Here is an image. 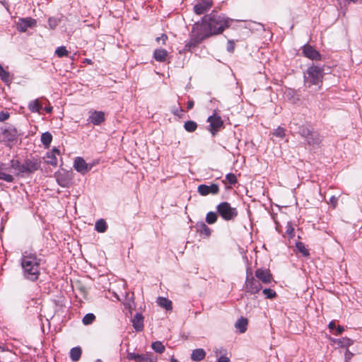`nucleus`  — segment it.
Wrapping results in <instances>:
<instances>
[{
    "mask_svg": "<svg viewBox=\"0 0 362 362\" xmlns=\"http://www.w3.org/2000/svg\"><path fill=\"white\" fill-rule=\"evenodd\" d=\"M57 183L62 187H69L72 180V176L69 172L59 173L56 174Z\"/></svg>",
    "mask_w": 362,
    "mask_h": 362,
    "instance_id": "dca6fc26",
    "label": "nucleus"
},
{
    "mask_svg": "<svg viewBox=\"0 0 362 362\" xmlns=\"http://www.w3.org/2000/svg\"><path fill=\"white\" fill-rule=\"evenodd\" d=\"M0 78L6 84H9L11 82L10 74L6 71L2 66L0 64Z\"/></svg>",
    "mask_w": 362,
    "mask_h": 362,
    "instance_id": "c85d7f7f",
    "label": "nucleus"
},
{
    "mask_svg": "<svg viewBox=\"0 0 362 362\" xmlns=\"http://www.w3.org/2000/svg\"><path fill=\"white\" fill-rule=\"evenodd\" d=\"M51 153H53L55 156L60 154L59 150L56 148H54Z\"/></svg>",
    "mask_w": 362,
    "mask_h": 362,
    "instance_id": "052dcab7",
    "label": "nucleus"
},
{
    "mask_svg": "<svg viewBox=\"0 0 362 362\" xmlns=\"http://www.w3.org/2000/svg\"><path fill=\"white\" fill-rule=\"evenodd\" d=\"M346 3H357L358 1H362V0H344Z\"/></svg>",
    "mask_w": 362,
    "mask_h": 362,
    "instance_id": "bf43d9fd",
    "label": "nucleus"
},
{
    "mask_svg": "<svg viewBox=\"0 0 362 362\" xmlns=\"http://www.w3.org/2000/svg\"><path fill=\"white\" fill-rule=\"evenodd\" d=\"M344 331V328L343 326L338 325L337 327V333L336 334H341Z\"/></svg>",
    "mask_w": 362,
    "mask_h": 362,
    "instance_id": "603ef678",
    "label": "nucleus"
},
{
    "mask_svg": "<svg viewBox=\"0 0 362 362\" xmlns=\"http://www.w3.org/2000/svg\"><path fill=\"white\" fill-rule=\"evenodd\" d=\"M151 348L157 353L162 354L165 351V348L163 345V344L159 341H156L152 343Z\"/></svg>",
    "mask_w": 362,
    "mask_h": 362,
    "instance_id": "473e14b6",
    "label": "nucleus"
},
{
    "mask_svg": "<svg viewBox=\"0 0 362 362\" xmlns=\"http://www.w3.org/2000/svg\"><path fill=\"white\" fill-rule=\"evenodd\" d=\"M273 135L279 138H284L285 136V129L281 127H278L274 130Z\"/></svg>",
    "mask_w": 362,
    "mask_h": 362,
    "instance_id": "a19ab883",
    "label": "nucleus"
},
{
    "mask_svg": "<svg viewBox=\"0 0 362 362\" xmlns=\"http://www.w3.org/2000/svg\"><path fill=\"white\" fill-rule=\"evenodd\" d=\"M217 213L225 221L234 220L238 216V210L232 207L230 204L227 202H223L216 206Z\"/></svg>",
    "mask_w": 362,
    "mask_h": 362,
    "instance_id": "423d86ee",
    "label": "nucleus"
},
{
    "mask_svg": "<svg viewBox=\"0 0 362 362\" xmlns=\"http://www.w3.org/2000/svg\"><path fill=\"white\" fill-rule=\"evenodd\" d=\"M323 76V67L313 64L304 73L305 86L310 88L312 86H319L322 83Z\"/></svg>",
    "mask_w": 362,
    "mask_h": 362,
    "instance_id": "20e7f679",
    "label": "nucleus"
},
{
    "mask_svg": "<svg viewBox=\"0 0 362 362\" xmlns=\"http://www.w3.org/2000/svg\"><path fill=\"white\" fill-rule=\"evenodd\" d=\"M206 38H207V37L201 30V29L197 28L195 30H194L193 27L190 39L189 42L185 44V49L187 51H190L192 48L197 47Z\"/></svg>",
    "mask_w": 362,
    "mask_h": 362,
    "instance_id": "0eeeda50",
    "label": "nucleus"
},
{
    "mask_svg": "<svg viewBox=\"0 0 362 362\" xmlns=\"http://www.w3.org/2000/svg\"><path fill=\"white\" fill-rule=\"evenodd\" d=\"M158 358L152 353L147 352L140 354L138 362H157Z\"/></svg>",
    "mask_w": 362,
    "mask_h": 362,
    "instance_id": "b1692460",
    "label": "nucleus"
},
{
    "mask_svg": "<svg viewBox=\"0 0 362 362\" xmlns=\"http://www.w3.org/2000/svg\"><path fill=\"white\" fill-rule=\"evenodd\" d=\"M40 262L41 259L36 253L28 251L23 252L21 264L24 278L30 281H37L40 274Z\"/></svg>",
    "mask_w": 362,
    "mask_h": 362,
    "instance_id": "f03ea898",
    "label": "nucleus"
},
{
    "mask_svg": "<svg viewBox=\"0 0 362 362\" xmlns=\"http://www.w3.org/2000/svg\"><path fill=\"white\" fill-rule=\"evenodd\" d=\"M245 292L254 295L259 292L262 289V285L259 280L253 275L252 271L250 267L246 269V278L244 284Z\"/></svg>",
    "mask_w": 362,
    "mask_h": 362,
    "instance_id": "39448f33",
    "label": "nucleus"
},
{
    "mask_svg": "<svg viewBox=\"0 0 362 362\" xmlns=\"http://www.w3.org/2000/svg\"><path fill=\"white\" fill-rule=\"evenodd\" d=\"M217 362H230V359L227 356H222L218 358Z\"/></svg>",
    "mask_w": 362,
    "mask_h": 362,
    "instance_id": "3c124183",
    "label": "nucleus"
},
{
    "mask_svg": "<svg viewBox=\"0 0 362 362\" xmlns=\"http://www.w3.org/2000/svg\"><path fill=\"white\" fill-rule=\"evenodd\" d=\"M218 216L215 212L210 211L206 216V221L209 224H214L216 222Z\"/></svg>",
    "mask_w": 362,
    "mask_h": 362,
    "instance_id": "f704fd0d",
    "label": "nucleus"
},
{
    "mask_svg": "<svg viewBox=\"0 0 362 362\" xmlns=\"http://www.w3.org/2000/svg\"><path fill=\"white\" fill-rule=\"evenodd\" d=\"M168 54V52L165 49H156L153 52V57L159 62H164L167 59Z\"/></svg>",
    "mask_w": 362,
    "mask_h": 362,
    "instance_id": "412c9836",
    "label": "nucleus"
},
{
    "mask_svg": "<svg viewBox=\"0 0 362 362\" xmlns=\"http://www.w3.org/2000/svg\"><path fill=\"white\" fill-rule=\"evenodd\" d=\"M95 227L98 232L104 233L107 229V224L103 219H100L95 223Z\"/></svg>",
    "mask_w": 362,
    "mask_h": 362,
    "instance_id": "2f4dec72",
    "label": "nucleus"
},
{
    "mask_svg": "<svg viewBox=\"0 0 362 362\" xmlns=\"http://www.w3.org/2000/svg\"><path fill=\"white\" fill-rule=\"evenodd\" d=\"M4 350V348L0 345V351H3Z\"/></svg>",
    "mask_w": 362,
    "mask_h": 362,
    "instance_id": "69168bd1",
    "label": "nucleus"
},
{
    "mask_svg": "<svg viewBox=\"0 0 362 362\" xmlns=\"http://www.w3.org/2000/svg\"><path fill=\"white\" fill-rule=\"evenodd\" d=\"M45 110H46L47 112H51L52 110V107H46Z\"/></svg>",
    "mask_w": 362,
    "mask_h": 362,
    "instance_id": "e2e57ef3",
    "label": "nucleus"
},
{
    "mask_svg": "<svg viewBox=\"0 0 362 362\" xmlns=\"http://www.w3.org/2000/svg\"><path fill=\"white\" fill-rule=\"evenodd\" d=\"M184 128L187 132H194L197 129V124L194 121L189 120L185 122Z\"/></svg>",
    "mask_w": 362,
    "mask_h": 362,
    "instance_id": "7c9ffc66",
    "label": "nucleus"
},
{
    "mask_svg": "<svg viewBox=\"0 0 362 362\" xmlns=\"http://www.w3.org/2000/svg\"><path fill=\"white\" fill-rule=\"evenodd\" d=\"M221 351H222V350L221 349H216L214 350V353H215L216 356H218V354H221Z\"/></svg>",
    "mask_w": 362,
    "mask_h": 362,
    "instance_id": "680f3d73",
    "label": "nucleus"
},
{
    "mask_svg": "<svg viewBox=\"0 0 362 362\" xmlns=\"http://www.w3.org/2000/svg\"><path fill=\"white\" fill-rule=\"evenodd\" d=\"M213 6L212 0H197L193 10L197 15H202L209 11Z\"/></svg>",
    "mask_w": 362,
    "mask_h": 362,
    "instance_id": "9d476101",
    "label": "nucleus"
},
{
    "mask_svg": "<svg viewBox=\"0 0 362 362\" xmlns=\"http://www.w3.org/2000/svg\"><path fill=\"white\" fill-rule=\"evenodd\" d=\"M220 189L217 184L213 183L210 185H200L197 187L198 193L202 196H207L209 194L216 195L219 193Z\"/></svg>",
    "mask_w": 362,
    "mask_h": 362,
    "instance_id": "9b49d317",
    "label": "nucleus"
},
{
    "mask_svg": "<svg viewBox=\"0 0 362 362\" xmlns=\"http://www.w3.org/2000/svg\"><path fill=\"white\" fill-rule=\"evenodd\" d=\"M95 319V316L93 313H88L83 317L82 322L86 325H90L93 323Z\"/></svg>",
    "mask_w": 362,
    "mask_h": 362,
    "instance_id": "4c0bfd02",
    "label": "nucleus"
},
{
    "mask_svg": "<svg viewBox=\"0 0 362 362\" xmlns=\"http://www.w3.org/2000/svg\"><path fill=\"white\" fill-rule=\"evenodd\" d=\"M344 362H350V361H346V360H344Z\"/></svg>",
    "mask_w": 362,
    "mask_h": 362,
    "instance_id": "774afa93",
    "label": "nucleus"
},
{
    "mask_svg": "<svg viewBox=\"0 0 362 362\" xmlns=\"http://www.w3.org/2000/svg\"><path fill=\"white\" fill-rule=\"evenodd\" d=\"M226 180L230 185H235L238 182L236 175L233 173H228L226 175Z\"/></svg>",
    "mask_w": 362,
    "mask_h": 362,
    "instance_id": "37998d69",
    "label": "nucleus"
},
{
    "mask_svg": "<svg viewBox=\"0 0 362 362\" xmlns=\"http://www.w3.org/2000/svg\"><path fill=\"white\" fill-rule=\"evenodd\" d=\"M140 354L135 353H128L127 355V358L128 360H134L139 361Z\"/></svg>",
    "mask_w": 362,
    "mask_h": 362,
    "instance_id": "c03bdc74",
    "label": "nucleus"
},
{
    "mask_svg": "<svg viewBox=\"0 0 362 362\" xmlns=\"http://www.w3.org/2000/svg\"><path fill=\"white\" fill-rule=\"evenodd\" d=\"M338 199L335 196H332L329 199V203L332 204L334 207L337 204Z\"/></svg>",
    "mask_w": 362,
    "mask_h": 362,
    "instance_id": "8fccbe9b",
    "label": "nucleus"
},
{
    "mask_svg": "<svg viewBox=\"0 0 362 362\" xmlns=\"http://www.w3.org/2000/svg\"><path fill=\"white\" fill-rule=\"evenodd\" d=\"M254 23L257 26V28H256L257 30H264V25H262V23Z\"/></svg>",
    "mask_w": 362,
    "mask_h": 362,
    "instance_id": "4d7b16f0",
    "label": "nucleus"
},
{
    "mask_svg": "<svg viewBox=\"0 0 362 362\" xmlns=\"http://www.w3.org/2000/svg\"><path fill=\"white\" fill-rule=\"evenodd\" d=\"M233 20L226 15L218 13L213 11L211 13L205 15L202 18V22L194 25V30L197 28L201 30L208 37L211 35L222 33L226 28H229Z\"/></svg>",
    "mask_w": 362,
    "mask_h": 362,
    "instance_id": "f257e3e1",
    "label": "nucleus"
},
{
    "mask_svg": "<svg viewBox=\"0 0 362 362\" xmlns=\"http://www.w3.org/2000/svg\"><path fill=\"white\" fill-rule=\"evenodd\" d=\"M286 233L290 238H292L294 236V228L291 222H288L286 224Z\"/></svg>",
    "mask_w": 362,
    "mask_h": 362,
    "instance_id": "79ce46f5",
    "label": "nucleus"
},
{
    "mask_svg": "<svg viewBox=\"0 0 362 362\" xmlns=\"http://www.w3.org/2000/svg\"><path fill=\"white\" fill-rule=\"evenodd\" d=\"M28 107L29 110L32 112H38L42 108V105L38 99L30 101Z\"/></svg>",
    "mask_w": 362,
    "mask_h": 362,
    "instance_id": "bb28decb",
    "label": "nucleus"
},
{
    "mask_svg": "<svg viewBox=\"0 0 362 362\" xmlns=\"http://www.w3.org/2000/svg\"><path fill=\"white\" fill-rule=\"evenodd\" d=\"M36 21L31 18L19 19L17 23V29L20 32H25L28 28L35 26Z\"/></svg>",
    "mask_w": 362,
    "mask_h": 362,
    "instance_id": "f3484780",
    "label": "nucleus"
},
{
    "mask_svg": "<svg viewBox=\"0 0 362 362\" xmlns=\"http://www.w3.org/2000/svg\"><path fill=\"white\" fill-rule=\"evenodd\" d=\"M296 247L299 252H300L303 256L308 257L310 254L308 250L305 248V246L302 242H297L296 243Z\"/></svg>",
    "mask_w": 362,
    "mask_h": 362,
    "instance_id": "72a5a7b5",
    "label": "nucleus"
},
{
    "mask_svg": "<svg viewBox=\"0 0 362 362\" xmlns=\"http://www.w3.org/2000/svg\"><path fill=\"white\" fill-rule=\"evenodd\" d=\"M41 159L39 157L27 158L23 163L18 160H11V167L21 174H32L41 168Z\"/></svg>",
    "mask_w": 362,
    "mask_h": 362,
    "instance_id": "7ed1b4c3",
    "label": "nucleus"
},
{
    "mask_svg": "<svg viewBox=\"0 0 362 362\" xmlns=\"http://www.w3.org/2000/svg\"><path fill=\"white\" fill-rule=\"evenodd\" d=\"M336 327V325L334 322H330L329 324V328L330 329H334Z\"/></svg>",
    "mask_w": 362,
    "mask_h": 362,
    "instance_id": "13d9d810",
    "label": "nucleus"
},
{
    "mask_svg": "<svg viewBox=\"0 0 362 362\" xmlns=\"http://www.w3.org/2000/svg\"><path fill=\"white\" fill-rule=\"evenodd\" d=\"M95 362H103V361H102V360H100V359H97V360L95 361Z\"/></svg>",
    "mask_w": 362,
    "mask_h": 362,
    "instance_id": "338daca9",
    "label": "nucleus"
},
{
    "mask_svg": "<svg viewBox=\"0 0 362 362\" xmlns=\"http://www.w3.org/2000/svg\"><path fill=\"white\" fill-rule=\"evenodd\" d=\"M52 141V135L49 132H46L41 135V142L45 148H49Z\"/></svg>",
    "mask_w": 362,
    "mask_h": 362,
    "instance_id": "cd10ccee",
    "label": "nucleus"
},
{
    "mask_svg": "<svg viewBox=\"0 0 362 362\" xmlns=\"http://www.w3.org/2000/svg\"><path fill=\"white\" fill-rule=\"evenodd\" d=\"M48 24L51 29H54L57 26V21L56 19L49 18L48 19Z\"/></svg>",
    "mask_w": 362,
    "mask_h": 362,
    "instance_id": "a18cd8bd",
    "label": "nucleus"
},
{
    "mask_svg": "<svg viewBox=\"0 0 362 362\" xmlns=\"http://www.w3.org/2000/svg\"><path fill=\"white\" fill-rule=\"evenodd\" d=\"M196 228L198 233L204 235L206 237L211 235V229L204 222L197 223Z\"/></svg>",
    "mask_w": 362,
    "mask_h": 362,
    "instance_id": "4be33fe9",
    "label": "nucleus"
},
{
    "mask_svg": "<svg viewBox=\"0 0 362 362\" xmlns=\"http://www.w3.org/2000/svg\"><path fill=\"white\" fill-rule=\"evenodd\" d=\"M1 130L3 139L6 141H16L20 135L18 129L11 124L6 125L5 127L1 128Z\"/></svg>",
    "mask_w": 362,
    "mask_h": 362,
    "instance_id": "6e6552de",
    "label": "nucleus"
},
{
    "mask_svg": "<svg viewBox=\"0 0 362 362\" xmlns=\"http://www.w3.org/2000/svg\"><path fill=\"white\" fill-rule=\"evenodd\" d=\"M353 356L354 354L349 349H346L344 354V360L351 361Z\"/></svg>",
    "mask_w": 362,
    "mask_h": 362,
    "instance_id": "de8ad7c7",
    "label": "nucleus"
},
{
    "mask_svg": "<svg viewBox=\"0 0 362 362\" xmlns=\"http://www.w3.org/2000/svg\"><path fill=\"white\" fill-rule=\"evenodd\" d=\"M313 129L309 126L302 125L299 127L298 133L304 139L308 137Z\"/></svg>",
    "mask_w": 362,
    "mask_h": 362,
    "instance_id": "c756f323",
    "label": "nucleus"
},
{
    "mask_svg": "<svg viewBox=\"0 0 362 362\" xmlns=\"http://www.w3.org/2000/svg\"><path fill=\"white\" fill-rule=\"evenodd\" d=\"M263 294L267 298L272 299L276 297V292L271 288H264L262 291Z\"/></svg>",
    "mask_w": 362,
    "mask_h": 362,
    "instance_id": "ea45409f",
    "label": "nucleus"
},
{
    "mask_svg": "<svg viewBox=\"0 0 362 362\" xmlns=\"http://www.w3.org/2000/svg\"><path fill=\"white\" fill-rule=\"evenodd\" d=\"M132 325L136 331L140 332L144 328V317L141 313H136L132 319Z\"/></svg>",
    "mask_w": 362,
    "mask_h": 362,
    "instance_id": "6ab92c4d",
    "label": "nucleus"
},
{
    "mask_svg": "<svg viewBox=\"0 0 362 362\" xmlns=\"http://www.w3.org/2000/svg\"><path fill=\"white\" fill-rule=\"evenodd\" d=\"M170 361H171V362H178V361H177V359H175V358H172L170 359Z\"/></svg>",
    "mask_w": 362,
    "mask_h": 362,
    "instance_id": "0e129e2a",
    "label": "nucleus"
},
{
    "mask_svg": "<svg viewBox=\"0 0 362 362\" xmlns=\"http://www.w3.org/2000/svg\"><path fill=\"white\" fill-rule=\"evenodd\" d=\"M82 354L81 349L79 346L74 347L70 351V358L72 361L76 362L81 358Z\"/></svg>",
    "mask_w": 362,
    "mask_h": 362,
    "instance_id": "393cba45",
    "label": "nucleus"
},
{
    "mask_svg": "<svg viewBox=\"0 0 362 362\" xmlns=\"http://www.w3.org/2000/svg\"><path fill=\"white\" fill-rule=\"evenodd\" d=\"M47 163L48 164H50L53 166H56L57 165V158L53 153H47Z\"/></svg>",
    "mask_w": 362,
    "mask_h": 362,
    "instance_id": "58836bf2",
    "label": "nucleus"
},
{
    "mask_svg": "<svg viewBox=\"0 0 362 362\" xmlns=\"http://www.w3.org/2000/svg\"><path fill=\"white\" fill-rule=\"evenodd\" d=\"M255 275L263 284H269L272 280V275L267 269L259 268L255 271Z\"/></svg>",
    "mask_w": 362,
    "mask_h": 362,
    "instance_id": "4468645a",
    "label": "nucleus"
},
{
    "mask_svg": "<svg viewBox=\"0 0 362 362\" xmlns=\"http://www.w3.org/2000/svg\"><path fill=\"white\" fill-rule=\"evenodd\" d=\"M337 344L343 347H349L353 344V341L349 338L344 337L339 339L337 341Z\"/></svg>",
    "mask_w": 362,
    "mask_h": 362,
    "instance_id": "e433bc0d",
    "label": "nucleus"
},
{
    "mask_svg": "<svg viewBox=\"0 0 362 362\" xmlns=\"http://www.w3.org/2000/svg\"><path fill=\"white\" fill-rule=\"evenodd\" d=\"M207 122H209V131L213 136L223 127V122L221 117L216 114L208 117Z\"/></svg>",
    "mask_w": 362,
    "mask_h": 362,
    "instance_id": "1a4fd4ad",
    "label": "nucleus"
},
{
    "mask_svg": "<svg viewBox=\"0 0 362 362\" xmlns=\"http://www.w3.org/2000/svg\"><path fill=\"white\" fill-rule=\"evenodd\" d=\"M88 121L94 125H100L105 121V113L103 111L90 110Z\"/></svg>",
    "mask_w": 362,
    "mask_h": 362,
    "instance_id": "2eb2a0df",
    "label": "nucleus"
},
{
    "mask_svg": "<svg viewBox=\"0 0 362 362\" xmlns=\"http://www.w3.org/2000/svg\"><path fill=\"white\" fill-rule=\"evenodd\" d=\"M167 39H168V36H167V35H165V34H162L160 37H156V40L158 42H160V40H162V44H163V45H165V42H166V40H167Z\"/></svg>",
    "mask_w": 362,
    "mask_h": 362,
    "instance_id": "09e8293b",
    "label": "nucleus"
},
{
    "mask_svg": "<svg viewBox=\"0 0 362 362\" xmlns=\"http://www.w3.org/2000/svg\"><path fill=\"white\" fill-rule=\"evenodd\" d=\"M194 107V101L193 100H189L187 102V109L191 110Z\"/></svg>",
    "mask_w": 362,
    "mask_h": 362,
    "instance_id": "6e6d98bb",
    "label": "nucleus"
},
{
    "mask_svg": "<svg viewBox=\"0 0 362 362\" xmlns=\"http://www.w3.org/2000/svg\"><path fill=\"white\" fill-rule=\"evenodd\" d=\"M247 320L245 317H240L235 324V327L239 330L240 333H244L247 330Z\"/></svg>",
    "mask_w": 362,
    "mask_h": 362,
    "instance_id": "5701e85b",
    "label": "nucleus"
},
{
    "mask_svg": "<svg viewBox=\"0 0 362 362\" xmlns=\"http://www.w3.org/2000/svg\"><path fill=\"white\" fill-rule=\"evenodd\" d=\"M303 55L312 60L318 61L321 59L320 53L317 51L313 46L306 44L303 47Z\"/></svg>",
    "mask_w": 362,
    "mask_h": 362,
    "instance_id": "ddd939ff",
    "label": "nucleus"
},
{
    "mask_svg": "<svg viewBox=\"0 0 362 362\" xmlns=\"http://www.w3.org/2000/svg\"><path fill=\"white\" fill-rule=\"evenodd\" d=\"M305 140L308 144L313 146H319L322 141L320 134L317 132L313 131V129L309 136L305 139Z\"/></svg>",
    "mask_w": 362,
    "mask_h": 362,
    "instance_id": "a211bd4d",
    "label": "nucleus"
},
{
    "mask_svg": "<svg viewBox=\"0 0 362 362\" xmlns=\"http://www.w3.org/2000/svg\"><path fill=\"white\" fill-rule=\"evenodd\" d=\"M9 113L8 112H0V122H4L9 118Z\"/></svg>",
    "mask_w": 362,
    "mask_h": 362,
    "instance_id": "49530a36",
    "label": "nucleus"
},
{
    "mask_svg": "<svg viewBox=\"0 0 362 362\" xmlns=\"http://www.w3.org/2000/svg\"><path fill=\"white\" fill-rule=\"evenodd\" d=\"M157 303L160 307L165 308L167 310H172L173 308L171 300L166 298L158 297Z\"/></svg>",
    "mask_w": 362,
    "mask_h": 362,
    "instance_id": "a878e982",
    "label": "nucleus"
},
{
    "mask_svg": "<svg viewBox=\"0 0 362 362\" xmlns=\"http://www.w3.org/2000/svg\"><path fill=\"white\" fill-rule=\"evenodd\" d=\"M228 50L229 52H233V49H234V44L233 42L231 41H229L228 42V47H227Z\"/></svg>",
    "mask_w": 362,
    "mask_h": 362,
    "instance_id": "864d4df0",
    "label": "nucleus"
},
{
    "mask_svg": "<svg viewBox=\"0 0 362 362\" xmlns=\"http://www.w3.org/2000/svg\"><path fill=\"white\" fill-rule=\"evenodd\" d=\"M55 54L58 57H67L69 54V52L66 49V47L64 46H60L58 47L55 50Z\"/></svg>",
    "mask_w": 362,
    "mask_h": 362,
    "instance_id": "c9c22d12",
    "label": "nucleus"
},
{
    "mask_svg": "<svg viewBox=\"0 0 362 362\" xmlns=\"http://www.w3.org/2000/svg\"><path fill=\"white\" fill-rule=\"evenodd\" d=\"M74 169L82 175H85L90 170L92 165H88L81 157H76L74 163Z\"/></svg>",
    "mask_w": 362,
    "mask_h": 362,
    "instance_id": "f8f14e48",
    "label": "nucleus"
},
{
    "mask_svg": "<svg viewBox=\"0 0 362 362\" xmlns=\"http://www.w3.org/2000/svg\"><path fill=\"white\" fill-rule=\"evenodd\" d=\"M182 112H183V110H182V109H181V108H180V109H177V110H176L175 111H174V112H173V114H174L175 115H177V116H178V117H180L182 116Z\"/></svg>",
    "mask_w": 362,
    "mask_h": 362,
    "instance_id": "5fc2aeb1",
    "label": "nucleus"
},
{
    "mask_svg": "<svg viewBox=\"0 0 362 362\" xmlns=\"http://www.w3.org/2000/svg\"><path fill=\"white\" fill-rule=\"evenodd\" d=\"M206 356V351L203 349H194L191 354V359L193 361H201Z\"/></svg>",
    "mask_w": 362,
    "mask_h": 362,
    "instance_id": "aec40b11",
    "label": "nucleus"
}]
</instances>
